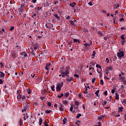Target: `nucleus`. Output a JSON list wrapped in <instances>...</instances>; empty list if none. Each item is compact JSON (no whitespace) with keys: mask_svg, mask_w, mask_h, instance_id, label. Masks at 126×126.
<instances>
[{"mask_svg":"<svg viewBox=\"0 0 126 126\" xmlns=\"http://www.w3.org/2000/svg\"><path fill=\"white\" fill-rule=\"evenodd\" d=\"M125 43H126V39H123L122 40H121V44L122 46H124V45H125Z\"/></svg>","mask_w":126,"mask_h":126,"instance_id":"c85d7f7f","label":"nucleus"},{"mask_svg":"<svg viewBox=\"0 0 126 126\" xmlns=\"http://www.w3.org/2000/svg\"><path fill=\"white\" fill-rule=\"evenodd\" d=\"M61 73L62 74V77H65L66 75L69 74V70L67 67H66V70L64 71H61Z\"/></svg>","mask_w":126,"mask_h":126,"instance_id":"f257e3e1","label":"nucleus"},{"mask_svg":"<svg viewBox=\"0 0 126 126\" xmlns=\"http://www.w3.org/2000/svg\"><path fill=\"white\" fill-rule=\"evenodd\" d=\"M95 80H96V79H95V78H93V79H92V83H93V84L95 83Z\"/></svg>","mask_w":126,"mask_h":126,"instance_id":"de8ad7c7","label":"nucleus"},{"mask_svg":"<svg viewBox=\"0 0 126 126\" xmlns=\"http://www.w3.org/2000/svg\"><path fill=\"white\" fill-rule=\"evenodd\" d=\"M78 41V39L74 38L73 40V43H77Z\"/></svg>","mask_w":126,"mask_h":126,"instance_id":"864d4df0","label":"nucleus"},{"mask_svg":"<svg viewBox=\"0 0 126 126\" xmlns=\"http://www.w3.org/2000/svg\"><path fill=\"white\" fill-rule=\"evenodd\" d=\"M67 45H72V41H67Z\"/></svg>","mask_w":126,"mask_h":126,"instance_id":"79ce46f5","label":"nucleus"},{"mask_svg":"<svg viewBox=\"0 0 126 126\" xmlns=\"http://www.w3.org/2000/svg\"><path fill=\"white\" fill-rule=\"evenodd\" d=\"M97 71L98 73H99V76L100 77H102V76H103V73L101 72L100 71H99V70H97Z\"/></svg>","mask_w":126,"mask_h":126,"instance_id":"c756f323","label":"nucleus"},{"mask_svg":"<svg viewBox=\"0 0 126 126\" xmlns=\"http://www.w3.org/2000/svg\"><path fill=\"white\" fill-rule=\"evenodd\" d=\"M119 79H121V80H122V81L125 80V77H120Z\"/></svg>","mask_w":126,"mask_h":126,"instance_id":"4d7b16f0","label":"nucleus"},{"mask_svg":"<svg viewBox=\"0 0 126 126\" xmlns=\"http://www.w3.org/2000/svg\"><path fill=\"white\" fill-rule=\"evenodd\" d=\"M3 83V80L2 79H0V84H2Z\"/></svg>","mask_w":126,"mask_h":126,"instance_id":"e2e57ef3","label":"nucleus"},{"mask_svg":"<svg viewBox=\"0 0 126 126\" xmlns=\"http://www.w3.org/2000/svg\"><path fill=\"white\" fill-rule=\"evenodd\" d=\"M47 106H48V107H51L52 106V102H47Z\"/></svg>","mask_w":126,"mask_h":126,"instance_id":"e433bc0d","label":"nucleus"},{"mask_svg":"<svg viewBox=\"0 0 126 126\" xmlns=\"http://www.w3.org/2000/svg\"><path fill=\"white\" fill-rule=\"evenodd\" d=\"M51 64H52L51 63H46L45 66L49 67V66H51Z\"/></svg>","mask_w":126,"mask_h":126,"instance_id":"58836bf2","label":"nucleus"},{"mask_svg":"<svg viewBox=\"0 0 126 126\" xmlns=\"http://www.w3.org/2000/svg\"><path fill=\"white\" fill-rule=\"evenodd\" d=\"M100 84L101 85H104V81L103 80H100Z\"/></svg>","mask_w":126,"mask_h":126,"instance_id":"ea45409f","label":"nucleus"},{"mask_svg":"<svg viewBox=\"0 0 126 126\" xmlns=\"http://www.w3.org/2000/svg\"><path fill=\"white\" fill-rule=\"evenodd\" d=\"M119 52L117 53L118 57L119 58H123L125 56L124 51H121V50H119Z\"/></svg>","mask_w":126,"mask_h":126,"instance_id":"20e7f679","label":"nucleus"},{"mask_svg":"<svg viewBox=\"0 0 126 126\" xmlns=\"http://www.w3.org/2000/svg\"><path fill=\"white\" fill-rule=\"evenodd\" d=\"M1 31L2 32H3V35H4H4H5V31H4V29H2L1 30Z\"/></svg>","mask_w":126,"mask_h":126,"instance_id":"49530a36","label":"nucleus"},{"mask_svg":"<svg viewBox=\"0 0 126 126\" xmlns=\"http://www.w3.org/2000/svg\"><path fill=\"white\" fill-rule=\"evenodd\" d=\"M11 56L13 58H16V53H15V52H12L11 53Z\"/></svg>","mask_w":126,"mask_h":126,"instance_id":"412c9836","label":"nucleus"},{"mask_svg":"<svg viewBox=\"0 0 126 126\" xmlns=\"http://www.w3.org/2000/svg\"><path fill=\"white\" fill-rule=\"evenodd\" d=\"M21 55L25 57V58H27L28 57V55L27 54V53H26V52L25 51L21 52Z\"/></svg>","mask_w":126,"mask_h":126,"instance_id":"0eeeda50","label":"nucleus"},{"mask_svg":"<svg viewBox=\"0 0 126 126\" xmlns=\"http://www.w3.org/2000/svg\"><path fill=\"white\" fill-rule=\"evenodd\" d=\"M51 90H52V91H55V85H53L52 86H51Z\"/></svg>","mask_w":126,"mask_h":126,"instance_id":"09e8293b","label":"nucleus"},{"mask_svg":"<svg viewBox=\"0 0 126 126\" xmlns=\"http://www.w3.org/2000/svg\"><path fill=\"white\" fill-rule=\"evenodd\" d=\"M30 53L32 57H35V53H34V51L32 50L31 51H30Z\"/></svg>","mask_w":126,"mask_h":126,"instance_id":"4468645a","label":"nucleus"},{"mask_svg":"<svg viewBox=\"0 0 126 126\" xmlns=\"http://www.w3.org/2000/svg\"><path fill=\"white\" fill-rule=\"evenodd\" d=\"M125 37V34H123L121 36V39H122V40H125L126 38L124 37Z\"/></svg>","mask_w":126,"mask_h":126,"instance_id":"c9c22d12","label":"nucleus"},{"mask_svg":"<svg viewBox=\"0 0 126 126\" xmlns=\"http://www.w3.org/2000/svg\"><path fill=\"white\" fill-rule=\"evenodd\" d=\"M57 85H58V86H60L62 88V87H63V82H61V83L58 84Z\"/></svg>","mask_w":126,"mask_h":126,"instance_id":"a878e982","label":"nucleus"},{"mask_svg":"<svg viewBox=\"0 0 126 126\" xmlns=\"http://www.w3.org/2000/svg\"><path fill=\"white\" fill-rule=\"evenodd\" d=\"M56 89H57V90H58L59 91H61V90H62V88L60 86H58L57 85Z\"/></svg>","mask_w":126,"mask_h":126,"instance_id":"5701e85b","label":"nucleus"},{"mask_svg":"<svg viewBox=\"0 0 126 126\" xmlns=\"http://www.w3.org/2000/svg\"><path fill=\"white\" fill-rule=\"evenodd\" d=\"M75 104L76 106H79V102L77 101H75Z\"/></svg>","mask_w":126,"mask_h":126,"instance_id":"a18cd8bd","label":"nucleus"},{"mask_svg":"<svg viewBox=\"0 0 126 126\" xmlns=\"http://www.w3.org/2000/svg\"><path fill=\"white\" fill-rule=\"evenodd\" d=\"M45 68L46 69V70H49L50 69V68L47 66H45Z\"/></svg>","mask_w":126,"mask_h":126,"instance_id":"774afa93","label":"nucleus"},{"mask_svg":"<svg viewBox=\"0 0 126 126\" xmlns=\"http://www.w3.org/2000/svg\"><path fill=\"white\" fill-rule=\"evenodd\" d=\"M57 11H58V13L60 14V15H62V14H63V11H62L60 10H58Z\"/></svg>","mask_w":126,"mask_h":126,"instance_id":"5fc2aeb1","label":"nucleus"},{"mask_svg":"<svg viewBox=\"0 0 126 126\" xmlns=\"http://www.w3.org/2000/svg\"><path fill=\"white\" fill-rule=\"evenodd\" d=\"M73 110V107H72V105H71L70 107V112H72V110Z\"/></svg>","mask_w":126,"mask_h":126,"instance_id":"bf43d9fd","label":"nucleus"},{"mask_svg":"<svg viewBox=\"0 0 126 126\" xmlns=\"http://www.w3.org/2000/svg\"><path fill=\"white\" fill-rule=\"evenodd\" d=\"M36 9L37 10V13H40L39 12H41L42 11V7H37L36 8Z\"/></svg>","mask_w":126,"mask_h":126,"instance_id":"1a4fd4ad","label":"nucleus"},{"mask_svg":"<svg viewBox=\"0 0 126 126\" xmlns=\"http://www.w3.org/2000/svg\"><path fill=\"white\" fill-rule=\"evenodd\" d=\"M73 80V79L71 77H69V79H66V81L67 82H70V81H72Z\"/></svg>","mask_w":126,"mask_h":126,"instance_id":"ddd939ff","label":"nucleus"},{"mask_svg":"<svg viewBox=\"0 0 126 126\" xmlns=\"http://www.w3.org/2000/svg\"><path fill=\"white\" fill-rule=\"evenodd\" d=\"M63 104L65 105H67L68 104V102L67 100H64L63 101Z\"/></svg>","mask_w":126,"mask_h":126,"instance_id":"a19ab883","label":"nucleus"},{"mask_svg":"<svg viewBox=\"0 0 126 126\" xmlns=\"http://www.w3.org/2000/svg\"><path fill=\"white\" fill-rule=\"evenodd\" d=\"M29 108H30V104L26 103L23 105V109H24V111H26V110L29 109Z\"/></svg>","mask_w":126,"mask_h":126,"instance_id":"7ed1b4c3","label":"nucleus"},{"mask_svg":"<svg viewBox=\"0 0 126 126\" xmlns=\"http://www.w3.org/2000/svg\"><path fill=\"white\" fill-rule=\"evenodd\" d=\"M20 9H21V11L22 12H23V11H24V9H25V5H24V4L21 5Z\"/></svg>","mask_w":126,"mask_h":126,"instance_id":"f8f14e48","label":"nucleus"},{"mask_svg":"<svg viewBox=\"0 0 126 126\" xmlns=\"http://www.w3.org/2000/svg\"><path fill=\"white\" fill-rule=\"evenodd\" d=\"M118 113H122L123 112V110H124V107H118Z\"/></svg>","mask_w":126,"mask_h":126,"instance_id":"9d476101","label":"nucleus"},{"mask_svg":"<svg viewBox=\"0 0 126 126\" xmlns=\"http://www.w3.org/2000/svg\"><path fill=\"white\" fill-rule=\"evenodd\" d=\"M69 23L73 26H75V24H74V22H73V21H69Z\"/></svg>","mask_w":126,"mask_h":126,"instance_id":"cd10ccee","label":"nucleus"},{"mask_svg":"<svg viewBox=\"0 0 126 126\" xmlns=\"http://www.w3.org/2000/svg\"><path fill=\"white\" fill-rule=\"evenodd\" d=\"M106 104H107V101H105L102 103L103 106L106 105Z\"/></svg>","mask_w":126,"mask_h":126,"instance_id":"69168bd1","label":"nucleus"},{"mask_svg":"<svg viewBox=\"0 0 126 126\" xmlns=\"http://www.w3.org/2000/svg\"><path fill=\"white\" fill-rule=\"evenodd\" d=\"M22 96V95H21V94H19L17 96V99H18L19 100H20V99H21Z\"/></svg>","mask_w":126,"mask_h":126,"instance_id":"37998d69","label":"nucleus"},{"mask_svg":"<svg viewBox=\"0 0 126 126\" xmlns=\"http://www.w3.org/2000/svg\"><path fill=\"white\" fill-rule=\"evenodd\" d=\"M44 126H49V124H48L46 121L44 122Z\"/></svg>","mask_w":126,"mask_h":126,"instance_id":"6e6d98bb","label":"nucleus"},{"mask_svg":"<svg viewBox=\"0 0 126 126\" xmlns=\"http://www.w3.org/2000/svg\"><path fill=\"white\" fill-rule=\"evenodd\" d=\"M5 74L1 71H0V78H4Z\"/></svg>","mask_w":126,"mask_h":126,"instance_id":"6e6552de","label":"nucleus"},{"mask_svg":"<svg viewBox=\"0 0 126 126\" xmlns=\"http://www.w3.org/2000/svg\"><path fill=\"white\" fill-rule=\"evenodd\" d=\"M107 70H110L111 71H112L113 70V67L111 66H108L107 69Z\"/></svg>","mask_w":126,"mask_h":126,"instance_id":"aec40b11","label":"nucleus"},{"mask_svg":"<svg viewBox=\"0 0 126 126\" xmlns=\"http://www.w3.org/2000/svg\"><path fill=\"white\" fill-rule=\"evenodd\" d=\"M10 31H12L13 30H14V27H11L10 29Z\"/></svg>","mask_w":126,"mask_h":126,"instance_id":"052dcab7","label":"nucleus"},{"mask_svg":"<svg viewBox=\"0 0 126 126\" xmlns=\"http://www.w3.org/2000/svg\"><path fill=\"white\" fill-rule=\"evenodd\" d=\"M39 126H41L42 125V123H43V120L42 119V118H39Z\"/></svg>","mask_w":126,"mask_h":126,"instance_id":"bb28decb","label":"nucleus"},{"mask_svg":"<svg viewBox=\"0 0 126 126\" xmlns=\"http://www.w3.org/2000/svg\"><path fill=\"white\" fill-rule=\"evenodd\" d=\"M22 124H23L22 119H20V120H19V125H20V126H22Z\"/></svg>","mask_w":126,"mask_h":126,"instance_id":"4c0bfd02","label":"nucleus"},{"mask_svg":"<svg viewBox=\"0 0 126 126\" xmlns=\"http://www.w3.org/2000/svg\"><path fill=\"white\" fill-rule=\"evenodd\" d=\"M114 6L115 7H116V8H118V7H120V5H119V4H115Z\"/></svg>","mask_w":126,"mask_h":126,"instance_id":"8fccbe9b","label":"nucleus"},{"mask_svg":"<svg viewBox=\"0 0 126 126\" xmlns=\"http://www.w3.org/2000/svg\"><path fill=\"white\" fill-rule=\"evenodd\" d=\"M45 26L47 29H52V28L53 27V24L51 23H46Z\"/></svg>","mask_w":126,"mask_h":126,"instance_id":"f03ea898","label":"nucleus"},{"mask_svg":"<svg viewBox=\"0 0 126 126\" xmlns=\"http://www.w3.org/2000/svg\"><path fill=\"white\" fill-rule=\"evenodd\" d=\"M27 91L28 94H31V93L32 92V90H31L30 88H28L27 89Z\"/></svg>","mask_w":126,"mask_h":126,"instance_id":"2eb2a0df","label":"nucleus"},{"mask_svg":"<svg viewBox=\"0 0 126 126\" xmlns=\"http://www.w3.org/2000/svg\"><path fill=\"white\" fill-rule=\"evenodd\" d=\"M63 96V93H61L60 95L57 96L58 98H62Z\"/></svg>","mask_w":126,"mask_h":126,"instance_id":"2f4dec72","label":"nucleus"},{"mask_svg":"<svg viewBox=\"0 0 126 126\" xmlns=\"http://www.w3.org/2000/svg\"><path fill=\"white\" fill-rule=\"evenodd\" d=\"M55 18H56L58 20H60V19H61V17H60V16H55Z\"/></svg>","mask_w":126,"mask_h":126,"instance_id":"13d9d810","label":"nucleus"},{"mask_svg":"<svg viewBox=\"0 0 126 126\" xmlns=\"http://www.w3.org/2000/svg\"><path fill=\"white\" fill-rule=\"evenodd\" d=\"M68 96H69V93H65L64 94V96L65 98H67Z\"/></svg>","mask_w":126,"mask_h":126,"instance_id":"a211bd4d","label":"nucleus"},{"mask_svg":"<svg viewBox=\"0 0 126 126\" xmlns=\"http://www.w3.org/2000/svg\"><path fill=\"white\" fill-rule=\"evenodd\" d=\"M45 113H46V114H50V113H52V110H46Z\"/></svg>","mask_w":126,"mask_h":126,"instance_id":"7c9ffc66","label":"nucleus"},{"mask_svg":"<svg viewBox=\"0 0 126 126\" xmlns=\"http://www.w3.org/2000/svg\"><path fill=\"white\" fill-rule=\"evenodd\" d=\"M69 5H70V6H71V7H74V6H75V5H76V3L75 2H73L72 3H70Z\"/></svg>","mask_w":126,"mask_h":126,"instance_id":"9b49d317","label":"nucleus"},{"mask_svg":"<svg viewBox=\"0 0 126 126\" xmlns=\"http://www.w3.org/2000/svg\"><path fill=\"white\" fill-rule=\"evenodd\" d=\"M92 44V41H90V43H85L84 44V46L85 47V48H90V45Z\"/></svg>","mask_w":126,"mask_h":126,"instance_id":"39448f33","label":"nucleus"},{"mask_svg":"<svg viewBox=\"0 0 126 126\" xmlns=\"http://www.w3.org/2000/svg\"><path fill=\"white\" fill-rule=\"evenodd\" d=\"M17 94H18L19 95L20 94V93H21V90H18L17 92Z\"/></svg>","mask_w":126,"mask_h":126,"instance_id":"0e129e2a","label":"nucleus"},{"mask_svg":"<svg viewBox=\"0 0 126 126\" xmlns=\"http://www.w3.org/2000/svg\"><path fill=\"white\" fill-rule=\"evenodd\" d=\"M81 114L80 113H78L77 115V116H76V119H79V118H80V117H81Z\"/></svg>","mask_w":126,"mask_h":126,"instance_id":"72a5a7b5","label":"nucleus"},{"mask_svg":"<svg viewBox=\"0 0 126 126\" xmlns=\"http://www.w3.org/2000/svg\"><path fill=\"white\" fill-rule=\"evenodd\" d=\"M100 92V90H97L96 92H95V94L96 95V96H98V94H99V93Z\"/></svg>","mask_w":126,"mask_h":126,"instance_id":"c03bdc74","label":"nucleus"},{"mask_svg":"<svg viewBox=\"0 0 126 126\" xmlns=\"http://www.w3.org/2000/svg\"><path fill=\"white\" fill-rule=\"evenodd\" d=\"M122 104H126V99H124V100L122 101Z\"/></svg>","mask_w":126,"mask_h":126,"instance_id":"3c124183","label":"nucleus"},{"mask_svg":"<svg viewBox=\"0 0 126 126\" xmlns=\"http://www.w3.org/2000/svg\"><path fill=\"white\" fill-rule=\"evenodd\" d=\"M115 89H113V90H111V93L112 94H114V93H115Z\"/></svg>","mask_w":126,"mask_h":126,"instance_id":"338daca9","label":"nucleus"},{"mask_svg":"<svg viewBox=\"0 0 126 126\" xmlns=\"http://www.w3.org/2000/svg\"><path fill=\"white\" fill-rule=\"evenodd\" d=\"M67 121V119L64 118L63 120V125H65L66 124V122Z\"/></svg>","mask_w":126,"mask_h":126,"instance_id":"b1692460","label":"nucleus"},{"mask_svg":"<svg viewBox=\"0 0 126 126\" xmlns=\"http://www.w3.org/2000/svg\"><path fill=\"white\" fill-rule=\"evenodd\" d=\"M103 119H104V115H101L100 117L98 118V120H99V121H102Z\"/></svg>","mask_w":126,"mask_h":126,"instance_id":"393cba45","label":"nucleus"},{"mask_svg":"<svg viewBox=\"0 0 126 126\" xmlns=\"http://www.w3.org/2000/svg\"><path fill=\"white\" fill-rule=\"evenodd\" d=\"M22 101H24L26 99V96L25 95H23L21 97Z\"/></svg>","mask_w":126,"mask_h":126,"instance_id":"f704fd0d","label":"nucleus"},{"mask_svg":"<svg viewBox=\"0 0 126 126\" xmlns=\"http://www.w3.org/2000/svg\"><path fill=\"white\" fill-rule=\"evenodd\" d=\"M97 34H98V35H100V36H104V33L101 32V31H98L97 32Z\"/></svg>","mask_w":126,"mask_h":126,"instance_id":"dca6fc26","label":"nucleus"},{"mask_svg":"<svg viewBox=\"0 0 126 126\" xmlns=\"http://www.w3.org/2000/svg\"><path fill=\"white\" fill-rule=\"evenodd\" d=\"M115 99L116 100H119L120 98L119 97V94H118V93H116L115 94Z\"/></svg>","mask_w":126,"mask_h":126,"instance_id":"4be33fe9","label":"nucleus"},{"mask_svg":"<svg viewBox=\"0 0 126 126\" xmlns=\"http://www.w3.org/2000/svg\"><path fill=\"white\" fill-rule=\"evenodd\" d=\"M102 12H103V13H104V14H106V15L107 16H110V13H107V11H106L105 10H102Z\"/></svg>","mask_w":126,"mask_h":126,"instance_id":"6ab92c4d","label":"nucleus"},{"mask_svg":"<svg viewBox=\"0 0 126 126\" xmlns=\"http://www.w3.org/2000/svg\"><path fill=\"white\" fill-rule=\"evenodd\" d=\"M92 2H93V0H92V1H90L88 4H89V5H90V6H92V5H93V3H92Z\"/></svg>","mask_w":126,"mask_h":126,"instance_id":"473e14b6","label":"nucleus"},{"mask_svg":"<svg viewBox=\"0 0 126 126\" xmlns=\"http://www.w3.org/2000/svg\"><path fill=\"white\" fill-rule=\"evenodd\" d=\"M37 49H38V46L36 45H33L32 47L31 48V50H32V51H35V50H37Z\"/></svg>","mask_w":126,"mask_h":126,"instance_id":"423d86ee","label":"nucleus"},{"mask_svg":"<svg viewBox=\"0 0 126 126\" xmlns=\"http://www.w3.org/2000/svg\"><path fill=\"white\" fill-rule=\"evenodd\" d=\"M74 77H76V78H79V76L76 74H74Z\"/></svg>","mask_w":126,"mask_h":126,"instance_id":"603ef678","label":"nucleus"},{"mask_svg":"<svg viewBox=\"0 0 126 126\" xmlns=\"http://www.w3.org/2000/svg\"><path fill=\"white\" fill-rule=\"evenodd\" d=\"M96 67H97V68H101V66L99 65V64H97L96 65Z\"/></svg>","mask_w":126,"mask_h":126,"instance_id":"680f3d73","label":"nucleus"},{"mask_svg":"<svg viewBox=\"0 0 126 126\" xmlns=\"http://www.w3.org/2000/svg\"><path fill=\"white\" fill-rule=\"evenodd\" d=\"M93 54H92V59H94V58H95V55H96V51H94L93 52Z\"/></svg>","mask_w":126,"mask_h":126,"instance_id":"f3484780","label":"nucleus"}]
</instances>
